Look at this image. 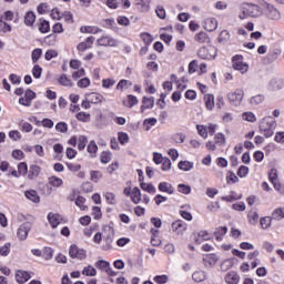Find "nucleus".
<instances>
[{"instance_id":"19","label":"nucleus","mask_w":284,"mask_h":284,"mask_svg":"<svg viewBox=\"0 0 284 284\" xmlns=\"http://www.w3.org/2000/svg\"><path fill=\"white\" fill-rule=\"evenodd\" d=\"M270 90H273V92H278V90H283L284 82L281 79H272L268 84Z\"/></svg>"},{"instance_id":"22","label":"nucleus","mask_w":284,"mask_h":284,"mask_svg":"<svg viewBox=\"0 0 284 284\" xmlns=\"http://www.w3.org/2000/svg\"><path fill=\"white\" fill-rule=\"evenodd\" d=\"M131 201L132 203H135V205L141 203V190L136 186L131 191Z\"/></svg>"},{"instance_id":"56","label":"nucleus","mask_w":284,"mask_h":284,"mask_svg":"<svg viewBox=\"0 0 284 284\" xmlns=\"http://www.w3.org/2000/svg\"><path fill=\"white\" fill-rule=\"evenodd\" d=\"M141 39L143 40L145 45H150V43H152V41H154V38H152V34H150L148 32L141 33Z\"/></svg>"},{"instance_id":"34","label":"nucleus","mask_w":284,"mask_h":284,"mask_svg":"<svg viewBox=\"0 0 284 284\" xmlns=\"http://www.w3.org/2000/svg\"><path fill=\"white\" fill-rule=\"evenodd\" d=\"M59 84L64 85V88H72L73 83L70 78H68V74H62L59 79Z\"/></svg>"},{"instance_id":"37","label":"nucleus","mask_w":284,"mask_h":284,"mask_svg":"<svg viewBox=\"0 0 284 284\" xmlns=\"http://www.w3.org/2000/svg\"><path fill=\"white\" fill-rule=\"evenodd\" d=\"M140 187L143 190V192H148L149 194H154L156 192V187L150 183L142 182Z\"/></svg>"},{"instance_id":"1","label":"nucleus","mask_w":284,"mask_h":284,"mask_svg":"<svg viewBox=\"0 0 284 284\" xmlns=\"http://www.w3.org/2000/svg\"><path fill=\"white\" fill-rule=\"evenodd\" d=\"M250 17H263V6L261 7L254 3H243L241 7V13L239 14V19H247Z\"/></svg>"},{"instance_id":"52","label":"nucleus","mask_w":284,"mask_h":284,"mask_svg":"<svg viewBox=\"0 0 284 284\" xmlns=\"http://www.w3.org/2000/svg\"><path fill=\"white\" fill-rule=\"evenodd\" d=\"M101 179H103L101 171H91V181H93V183H99Z\"/></svg>"},{"instance_id":"9","label":"nucleus","mask_w":284,"mask_h":284,"mask_svg":"<svg viewBox=\"0 0 284 284\" xmlns=\"http://www.w3.org/2000/svg\"><path fill=\"white\" fill-rule=\"evenodd\" d=\"M95 267L98 270H100L101 272H105V274H108V276H116V272H114V270H112V266H110V262H108L105 260H100V261L95 262Z\"/></svg>"},{"instance_id":"39","label":"nucleus","mask_w":284,"mask_h":284,"mask_svg":"<svg viewBox=\"0 0 284 284\" xmlns=\"http://www.w3.org/2000/svg\"><path fill=\"white\" fill-rule=\"evenodd\" d=\"M204 102L207 110H214V95L212 94L204 95Z\"/></svg>"},{"instance_id":"55","label":"nucleus","mask_w":284,"mask_h":284,"mask_svg":"<svg viewBox=\"0 0 284 284\" xmlns=\"http://www.w3.org/2000/svg\"><path fill=\"white\" fill-rule=\"evenodd\" d=\"M114 83H116V80L114 79H103L102 80V88H104L105 90H110V88H112V85H114Z\"/></svg>"},{"instance_id":"12","label":"nucleus","mask_w":284,"mask_h":284,"mask_svg":"<svg viewBox=\"0 0 284 284\" xmlns=\"http://www.w3.org/2000/svg\"><path fill=\"white\" fill-rule=\"evenodd\" d=\"M172 232H175V234H183L185 230H187V224L183 222V220H178L171 224Z\"/></svg>"},{"instance_id":"10","label":"nucleus","mask_w":284,"mask_h":284,"mask_svg":"<svg viewBox=\"0 0 284 284\" xmlns=\"http://www.w3.org/2000/svg\"><path fill=\"white\" fill-rule=\"evenodd\" d=\"M30 230H32V223L24 222L21 224L17 231L19 241H26V239H28V234H30Z\"/></svg>"},{"instance_id":"28","label":"nucleus","mask_w":284,"mask_h":284,"mask_svg":"<svg viewBox=\"0 0 284 284\" xmlns=\"http://www.w3.org/2000/svg\"><path fill=\"white\" fill-rule=\"evenodd\" d=\"M136 103H139V100L132 94L128 95L126 100L123 101V105H125V108H134Z\"/></svg>"},{"instance_id":"18","label":"nucleus","mask_w":284,"mask_h":284,"mask_svg":"<svg viewBox=\"0 0 284 284\" xmlns=\"http://www.w3.org/2000/svg\"><path fill=\"white\" fill-rule=\"evenodd\" d=\"M205 267H214L219 261V256L216 254H207L203 258Z\"/></svg>"},{"instance_id":"29","label":"nucleus","mask_w":284,"mask_h":284,"mask_svg":"<svg viewBox=\"0 0 284 284\" xmlns=\"http://www.w3.org/2000/svg\"><path fill=\"white\" fill-rule=\"evenodd\" d=\"M34 21H37V16L34 12L29 11L24 16V23L26 26H34Z\"/></svg>"},{"instance_id":"53","label":"nucleus","mask_w":284,"mask_h":284,"mask_svg":"<svg viewBox=\"0 0 284 284\" xmlns=\"http://www.w3.org/2000/svg\"><path fill=\"white\" fill-rule=\"evenodd\" d=\"M215 145H225V134L216 133L214 136Z\"/></svg>"},{"instance_id":"64","label":"nucleus","mask_w":284,"mask_h":284,"mask_svg":"<svg viewBox=\"0 0 284 284\" xmlns=\"http://www.w3.org/2000/svg\"><path fill=\"white\" fill-rule=\"evenodd\" d=\"M55 130H57V132L65 133V132H68V124L65 122H59L55 125Z\"/></svg>"},{"instance_id":"3","label":"nucleus","mask_w":284,"mask_h":284,"mask_svg":"<svg viewBox=\"0 0 284 284\" xmlns=\"http://www.w3.org/2000/svg\"><path fill=\"white\" fill-rule=\"evenodd\" d=\"M243 97H245V92L243 89H236L233 92H229L226 98L227 101L231 103V105H234L235 108H239L241 103L243 102Z\"/></svg>"},{"instance_id":"33","label":"nucleus","mask_w":284,"mask_h":284,"mask_svg":"<svg viewBox=\"0 0 284 284\" xmlns=\"http://www.w3.org/2000/svg\"><path fill=\"white\" fill-rule=\"evenodd\" d=\"M178 168L180 170H183L184 172H190V170H192L194 168V163H192L190 161H181V162H179Z\"/></svg>"},{"instance_id":"13","label":"nucleus","mask_w":284,"mask_h":284,"mask_svg":"<svg viewBox=\"0 0 284 284\" xmlns=\"http://www.w3.org/2000/svg\"><path fill=\"white\" fill-rule=\"evenodd\" d=\"M92 45H94V37H89L85 39V41L83 42H80L78 45H77V50L79 52H85V50H90V48H92Z\"/></svg>"},{"instance_id":"24","label":"nucleus","mask_w":284,"mask_h":284,"mask_svg":"<svg viewBox=\"0 0 284 284\" xmlns=\"http://www.w3.org/2000/svg\"><path fill=\"white\" fill-rule=\"evenodd\" d=\"M271 217L273 219V221H283V219H284V207L275 209L272 212Z\"/></svg>"},{"instance_id":"43","label":"nucleus","mask_w":284,"mask_h":284,"mask_svg":"<svg viewBox=\"0 0 284 284\" xmlns=\"http://www.w3.org/2000/svg\"><path fill=\"white\" fill-rule=\"evenodd\" d=\"M225 281L226 283L229 284H236L239 283V274L232 272V273H229L226 276H225Z\"/></svg>"},{"instance_id":"31","label":"nucleus","mask_w":284,"mask_h":284,"mask_svg":"<svg viewBox=\"0 0 284 284\" xmlns=\"http://www.w3.org/2000/svg\"><path fill=\"white\" fill-rule=\"evenodd\" d=\"M87 150L90 153L91 159H94L97 156V152H99V146L97 145V142L91 141Z\"/></svg>"},{"instance_id":"15","label":"nucleus","mask_w":284,"mask_h":284,"mask_svg":"<svg viewBox=\"0 0 284 284\" xmlns=\"http://www.w3.org/2000/svg\"><path fill=\"white\" fill-rule=\"evenodd\" d=\"M48 221L51 225V227H59V225H61V223H63V217H61V215L57 214V213H49L48 214Z\"/></svg>"},{"instance_id":"62","label":"nucleus","mask_w":284,"mask_h":284,"mask_svg":"<svg viewBox=\"0 0 284 284\" xmlns=\"http://www.w3.org/2000/svg\"><path fill=\"white\" fill-rule=\"evenodd\" d=\"M78 121H82V123H88L90 121V113L80 112L77 114Z\"/></svg>"},{"instance_id":"2","label":"nucleus","mask_w":284,"mask_h":284,"mask_svg":"<svg viewBox=\"0 0 284 284\" xmlns=\"http://www.w3.org/2000/svg\"><path fill=\"white\" fill-rule=\"evenodd\" d=\"M274 130H276V121H274V118L266 116L262 119V121L260 122V131L265 136V139H270V136H273Z\"/></svg>"},{"instance_id":"23","label":"nucleus","mask_w":284,"mask_h":284,"mask_svg":"<svg viewBox=\"0 0 284 284\" xmlns=\"http://www.w3.org/2000/svg\"><path fill=\"white\" fill-rule=\"evenodd\" d=\"M142 103L143 105L141 106V112H145V110L154 108V98L144 97Z\"/></svg>"},{"instance_id":"27","label":"nucleus","mask_w":284,"mask_h":284,"mask_svg":"<svg viewBox=\"0 0 284 284\" xmlns=\"http://www.w3.org/2000/svg\"><path fill=\"white\" fill-rule=\"evenodd\" d=\"M263 101H265V95L263 94H256V95H253L248 103L253 106H256V105H261V103H263Z\"/></svg>"},{"instance_id":"36","label":"nucleus","mask_w":284,"mask_h":284,"mask_svg":"<svg viewBox=\"0 0 284 284\" xmlns=\"http://www.w3.org/2000/svg\"><path fill=\"white\" fill-rule=\"evenodd\" d=\"M276 59H278V52L276 51H271L267 53V55L264 58V63H274V61H276Z\"/></svg>"},{"instance_id":"50","label":"nucleus","mask_w":284,"mask_h":284,"mask_svg":"<svg viewBox=\"0 0 284 284\" xmlns=\"http://www.w3.org/2000/svg\"><path fill=\"white\" fill-rule=\"evenodd\" d=\"M85 145H88V138H85V135H80L78 138V150H85Z\"/></svg>"},{"instance_id":"60","label":"nucleus","mask_w":284,"mask_h":284,"mask_svg":"<svg viewBox=\"0 0 284 284\" xmlns=\"http://www.w3.org/2000/svg\"><path fill=\"white\" fill-rule=\"evenodd\" d=\"M42 53H43V51L41 49H34L32 51L31 59H32L33 63H37V61H39V59H41Z\"/></svg>"},{"instance_id":"48","label":"nucleus","mask_w":284,"mask_h":284,"mask_svg":"<svg viewBox=\"0 0 284 284\" xmlns=\"http://www.w3.org/2000/svg\"><path fill=\"white\" fill-rule=\"evenodd\" d=\"M156 122H158V120L155 118L145 119L143 122V125H144L146 132L150 131V129L152 126L156 125Z\"/></svg>"},{"instance_id":"44","label":"nucleus","mask_w":284,"mask_h":284,"mask_svg":"<svg viewBox=\"0 0 284 284\" xmlns=\"http://www.w3.org/2000/svg\"><path fill=\"white\" fill-rule=\"evenodd\" d=\"M105 201L106 203H109V205H116V195L112 192H106L104 194Z\"/></svg>"},{"instance_id":"30","label":"nucleus","mask_w":284,"mask_h":284,"mask_svg":"<svg viewBox=\"0 0 284 284\" xmlns=\"http://www.w3.org/2000/svg\"><path fill=\"white\" fill-rule=\"evenodd\" d=\"M272 221H274V219H272V215L262 217L260 220V225H261L262 230H268V227L272 226Z\"/></svg>"},{"instance_id":"41","label":"nucleus","mask_w":284,"mask_h":284,"mask_svg":"<svg viewBox=\"0 0 284 284\" xmlns=\"http://www.w3.org/2000/svg\"><path fill=\"white\" fill-rule=\"evenodd\" d=\"M195 41H197V43H209L210 37H207V33L202 31L195 36Z\"/></svg>"},{"instance_id":"8","label":"nucleus","mask_w":284,"mask_h":284,"mask_svg":"<svg viewBox=\"0 0 284 284\" xmlns=\"http://www.w3.org/2000/svg\"><path fill=\"white\" fill-rule=\"evenodd\" d=\"M69 256H71V258H78V261H83L88 254L85 250L79 248L77 244H72L69 248Z\"/></svg>"},{"instance_id":"25","label":"nucleus","mask_w":284,"mask_h":284,"mask_svg":"<svg viewBox=\"0 0 284 284\" xmlns=\"http://www.w3.org/2000/svg\"><path fill=\"white\" fill-rule=\"evenodd\" d=\"M160 192H166V194H174V186L168 182H162L159 184Z\"/></svg>"},{"instance_id":"61","label":"nucleus","mask_w":284,"mask_h":284,"mask_svg":"<svg viewBox=\"0 0 284 284\" xmlns=\"http://www.w3.org/2000/svg\"><path fill=\"white\" fill-rule=\"evenodd\" d=\"M196 130L202 139H207V129L204 125L197 124Z\"/></svg>"},{"instance_id":"63","label":"nucleus","mask_w":284,"mask_h":284,"mask_svg":"<svg viewBox=\"0 0 284 284\" xmlns=\"http://www.w3.org/2000/svg\"><path fill=\"white\" fill-rule=\"evenodd\" d=\"M40 32L45 33V32H50V22L42 20L40 22V28H39Z\"/></svg>"},{"instance_id":"14","label":"nucleus","mask_w":284,"mask_h":284,"mask_svg":"<svg viewBox=\"0 0 284 284\" xmlns=\"http://www.w3.org/2000/svg\"><path fill=\"white\" fill-rule=\"evenodd\" d=\"M39 174H41V166L32 164L27 173V179H29V181H34V179L39 178Z\"/></svg>"},{"instance_id":"58","label":"nucleus","mask_w":284,"mask_h":284,"mask_svg":"<svg viewBox=\"0 0 284 284\" xmlns=\"http://www.w3.org/2000/svg\"><path fill=\"white\" fill-rule=\"evenodd\" d=\"M42 72L43 69L39 64H36L32 69V75L34 77V79H41Z\"/></svg>"},{"instance_id":"16","label":"nucleus","mask_w":284,"mask_h":284,"mask_svg":"<svg viewBox=\"0 0 284 284\" xmlns=\"http://www.w3.org/2000/svg\"><path fill=\"white\" fill-rule=\"evenodd\" d=\"M219 28V21L215 18H207L204 21V30L207 32H214Z\"/></svg>"},{"instance_id":"4","label":"nucleus","mask_w":284,"mask_h":284,"mask_svg":"<svg viewBox=\"0 0 284 284\" xmlns=\"http://www.w3.org/2000/svg\"><path fill=\"white\" fill-rule=\"evenodd\" d=\"M216 52L217 50L214 45L202 47L197 50V57H200V59L212 61V59H216Z\"/></svg>"},{"instance_id":"47","label":"nucleus","mask_w":284,"mask_h":284,"mask_svg":"<svg viewBox=\"0 0 284 284\" xmlns=\"http://www.w3.org/2000/svg\"><path fill=\"white\" fill-rule=\"evenodd\" d=\"M219 43H225L230 41V31L223 30L221 31L219 38H217Z\"/></svg>"},{"instance_id":"40","label":"nucleus","mask_w":284,"mask_h":284,"mask_svg":"<svg viewBox=\"0 0 284 284\" xmlns=\"http://www.w3.org/2000/svg\"><path fill=\"white\" fill-rule=\"evenodd\" d=\"M49 185H52V187H61V185H63V180L61 178L50 176Z\"/></svg>"},{"instance_id":"57","label":"nucleus","mask_w":284,"mask_h":284,"mask_svg":"<svg viewBox=\"0 0 284 284\" xmlns=\"http://www.w3.org/2000/svg\"><path fill=\"white\" fill-rule=\"evenodd\" d=\"M178 191L181 192V194H190V192H192V187L187 184H179Z\"/></svg>"},{"instance_id":"35","label":"nucleus","mask_w":284,"mask_h":284,"mask_svg":"<svg viewBox=\"0 0 284 284\" xmlns=\"http://www.w3.org/2000/svg\"><path fill=\"white\" fill-rule=\"evenodd\" d=\"M247 219L251 225H256L258 223V212L250 211L247 214Z\"/></svg>"},{"instance_id":"11","label":"nucleus","mask_w":284,"mask_h":284,"mask_svg":"<svg viewBox=\"0 0 284 284\" xmlns=\"http://www.w3.org/2000/svg\"><path fill=\"white\" fill-rule=\"evenodd\" d=\"M85 97H87L88 101H90L93 105L103 103V101H105V98L101 93H98V92L85 93Z\"/></svg>"},{"instance_id":"54","label":"nucleus","mask_w":284,"mask_h":284,"mask_svg":"<svg viewBox=\"0 0 284 284\" xmlns=\"http://www.w3.org/2000/svg\"><path fill=\"white\" fill-rule=\"evenodd\" d=\"M101 163H110V161H112V153L104 151L101 153V158H100Z\"/></svg>"},{"instance_id":"59","label":"nucleus","mask_w":284,"mask_h":284,"mask_svg":"<svg viewBox=\"0 0 284 284\" xmlns=\"http://www.w3.org/2000/svg\"><path fill=\"white\" fill-rule=\"evenodd\" d=\"M154 283H158V284H165L168 283V281H170V277L168 275H156L154 278H153Z\"/></svg>"},{"instance_id":"49","label":"nucleus","mask_w":284,"mask_h":284,"mask_svg":"<svg viewBox=\"0 0 284 284\" xmlns=\"http://www.w3.org/2000/svg\"><path fill=\"white\" fill-rule=\"evenodd\" d=\"M18 172L20 176H28V164L26 162H20L18 164Z\"/></svg>"},{"instance_id":"42","label":"nucleus","mask_w":284,"mask_h":284,"mask_svg":"<svg viewBox=\"0 0 284 284\" xmlns=\"http://www.w3.org/2000/svg\"><path fill=\"white\" fill-rule=\"evenodd\" d=\"M104 242L105 244H103L101 246V250H103V252H110V250H112V235H108L106 237H104Z\"/></svg>"},{"instance_id":"32","label":"nucleus","mask_w":284,"mask_h":284,"mask_svg":"<svg viewBox=\"0 0 284 284\" xmlns=\"http://www.w3.org/2000/svg\"><path fill=\"white\" fill-rule=\"evenodd\" d=\"M227 234V229L225 226L217 227L214 232L216 241H223V236Z\"/></svg>"},{"instance_id":"17","label":"nucleus","mask_w":284,"mask_h":284,"mask_svg":"<svg viewBox=\"0 0 284 284\" xmlns=\"http://www.w3.org/2000/svg\"><path fill=\"white\" fill-rule=\"evenodd\" d=\"M31 278H32V276H30V273H28L26 271L16 272V281L19 284L28 283V281Z\"/></svg>"},{"instance_id":"20","label":"nucleus","mask_w":284,"mask_h":284,"mask_svg":"<svg viewBox=\"0 0 284 284\" xmlns=\"http://www.w3.org/2000/svg\"><path fill=\"white\" fill-rule=\"evenodd\" d=\"M24 196L32 203H39L41 201V197H39V194L34 190L24 192Z\"/></svg>"},{"instance_id":"46","label":"nucleus","mask_w":284,"mask_h":284,"mask_svg":"<svg viewBox=\"0 0 284 284\" xmlns=\"http://www.w3.org/2000/svg\"><path fill=\"white\" fill-rule=\"evenodd\" d=\"M82 274L84 276H97V268H94L92 265H89L83 268Z\"/></svg>"},{"instance_id":"45","label":"nucleus","mask_w":284,"mask_h":284,"mask_svg":"<svg viewBox=\"0 0 284 284\" xmlns=\"http://www.w3.org/2000/svg\"><path fill=\"white\" fill-rule=\"evenodd\" d=\"M130 87H132V82L128 80H120L116 84V90H121V92H123V90H128Z\"/></svg>"},{"instance_id":"51","label":"nucleus","mask_w":284,"mask_h":284,"mask_svg":"<svg viewBox=\"0 0 284 284\" xmlns=\"http://www.w3.org/2000/svg\"><path fill=\"white\" fill-rule=\"evenodd\" d=\"M201 241H210V233L207 231L199 232L196 243H201Z\"/></svg>"},{"instance_id":"7","label":"nucleus","mask_w":284,"mask_h":284,"mask_svg":"<svg viewBox=\"0 0 284 284\" xmlns=\"http://www.w3.org/2000/svg\"><path fill=\"white\" fill-rule=\"evenodd\" d=\"M98 45H102L104 48H116L119 45V41L114 39L112 36H102L97 40Z\"/></svg>"},{"instance_id":"21","label":"nucleus","mask_w":284,"mask_h":284,"mask_svg":"<svg viewBox=\"0 0 284 284\" xmlns=\"http://www.w3.org/2000/svg\"><path fill=\"white\" fill-rule=\"evenodd\" d=\"M192 278L195 283H203L207 278V274L204 271H195Z\"/></svg>"},{"instance_id":"38","label":"nucleus","mask_w":284,"mask_h":284,"mask_svg":"<svg viewBox=\"0 0 284 284\" xmlns=\"http://www.w3.org/2000/svg\"><path fill=\"white\" fill-rule=\"evenodd\" d=\"M242 120L247 121L248 123H256V115L253 112L242 113Z\"/></svg>"},{"instance_id":"26","label":"nucleus","mask_w":284,"mask_h":284,"mask_svg":"<svg viewBox=\"0 0 284 284\" xmlns=\"http://www.w3.org/2000/svg\"><path fill=\"white\" fill-rule=\"evenodd\" d=\"M80 32H82V34H99L101 29H99V27H81Z\"/></svg>"},{"instance_id":"5","label":"nucleus","mask_w":284,"mask_h":284,"mask_svg":"<svg viewBox=\"0 0 284 284\" xmlns=\"http://www.w3.org/2000/svg\"><path fill=\"white\" fill-rule=\"evenodd\" d=\"M263 14H266V17H268V19H272L273 21L281 20V12L278 11V9L270 3L263 4Z\"/></svg>"},{"instance_id":"6","label":"nucleus","mask_w":284,"mask_h":284,"mask_svg":"<svg viewBox=\"0 0 284 284\" xmlns=\"http://www.w3.org/2000/svg\"><path fill=\"white\" fill-rule=\"evenodd\" d=\"M233 69L245 74L250 70V65L243 61V55H234L232 58Z\"/></svg>"}]
</instances>
